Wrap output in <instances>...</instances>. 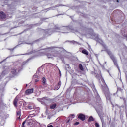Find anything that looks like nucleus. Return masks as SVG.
Masks as SVG:
<instances>
[{
	"label": "nucleus",
	"mask_w": 127,
	"mask_h": 127,
	"mask_svg": "<svg viewBox=\"0 0 127 127\" xmlns=\"http://www.w3.org/2000/svg\"><path fill=\"white\" fill-rule=\"evenodd\" d=\"M118 91H120V92H122V88H117V92H118Z\"/></svg>",
	"instance_id": "26"
},
{
	"label": "nucleus",
	"mask_w": 127,
	"mask_h": 127,
	"mask_svg": "<svg viewBox=\"0 0 127 127\" xmlns=\"http://www.w3.org/2000/svg\"><path fill=\"white\" fill-rule=\"evenodd\" d=\"M70 118L72 117V118H75V114H71L70 116H69Z\"/></svg>",
	"instance_id": "25"
},
{
	"label": "nucleus",
	"mask_w": 127,
	"mask_h": 127,
	"mask_svg": "<svg viewBox=\"0 0 127 127\" xmlns=\"http://www.w3.org/2000/svg\"><path fill=\"white\" fill-rule=\"evenodd\" d=\"M46 55L48 58H51L52 57V55L51 53H47Z\"/></svg>",
	"instance_id": "16"
},
{
	"label": "nucleus",
	"mask_w": 127,
	"mask_h": 127,
	"mask_svg": "<svg viewBox=\"0 0 127 127\" xmlns=\"http://www.w3.org/2000/svg\"><path fill=\"white\" fill-rule=\"evenodd\" d=\"M27 108L29 109V110H33V109H34V106L32 105H28L27 106Z\"/></svg>",
	"instance_id": "12"
},
{
	"label": "nucleus",
	"mask_w": 127,
	"mask_h": 127,
	"mask_svg": "<svg viewBox=\"0 0 127 127\" xmlns=\"http://www.w3.org/2000/svg\"><path fill=\"white\" fill-rule=\"evenodd\" d=\"M58 86H59L58 89H59V88H60V86H61V81L58 82Z\"/></svg>",
	"instance_id": "21"
},
{
	"label": "nucleus",
	"mask_w": 127,
	"mask_h": 127,
	"mask_svg": "<svg viewBox=\"0 0 127 127\" xmlns=\"http://www.w3.org/2000/svg\"><path fill=\"white\" fill-rule=\"evenodd\" d=\"M14 49H9V50H14Z\"/></svg>",
	"instance_id": "34"
},
{
	"label": "nucleus",
	"mask_w": 127,
	"mask_h": 127,
	"mask_svg": "<svg viewBox=\"0 0 127 127\" xmlns=\"http://www.w3.org/2000/svg\"><path fill=\"white\" fill-rule=\"evenodd\" d=\"M5 18H6V15L5 13L2 11L0 12V19H1V20H4Z\"/></svg>",
	"instance_id": "2"
},
{
	"label": "nucleus",
	"mask_w": 127,
	"mask_h": 127,
	"mask_svg": "<svg viewBox=\"0 0 127 127\" xmlns=\"http://www.w3.org/2000/svg\"><path fill=\"white\" fill-rule=\"evenodd\" d=\"M40 73H36L33 76V79L34 80H38V79H40V76H39Z\"/></svg>",
	"instance_id": "6"
},
{
	"label": "nucleus",
	"mask_w": 127,
	"mask_h": 127,
	"mask_svg": "<svg viewBox=\"0 0 127 127\" xmlns=\"http://www.w3.org/2000/svg\"><path fill=\"white\" fill-rule=\"evenodd\" d=\"M78 119L81 121H85L86 120V116L82 113L78 114Z\"/></svg>",
	"instance_id": "4"
},
{
	"label": "nucleus",
	"mask_w": 127,
	"mask_h": 127,
	"mask_svg": "<svg viewBox=\"0 0 127 127\" xmlns=\"http://www.w3.org/2000/svg\"><path fill=\"white\" fill-rule=\"evenodd\" d=\"M109 56H110L111 59H112V60L114 61V60H116V59H115V57L114 56V55H113V54H111Z\"/></svg>",
	"instance_id": "17"
},
{
	"label": "nucleus",
	"mask_w": 127,
	"mask_h": 127,
	"mask_svg": "<svg viewBox=\"0 0 127 127\" xmlns=\"http://www.w3.org/2000/svg\"><path fill=\"white\" fill-rule=\"evenodd\" d=\"M26 123V121H24L22 124V127H25L24 125Z\"/></svg>",
	"instance_id": "19"
},
{
	"label": "nucleus",
	"mask_w": 127,
	"mask_h": 127,
	"mask_svg": "<svg viewBox=\"0 0 127 127\" xmlns=\"http://www.w3.org/2000/svg\"><path fill=\"white\" fill-rule=\"evenodd\" d=\"M21 112L19 111H17V116H18L17 119H20Z\"/></svg>",
	"instance_id": "11"
},
{
	"label": "nucleus",
	"mask_w": 127,
	"mask_h": 127,
	"mask_svg": "<svg viewBox=\"0 0 127 127\" xmlns=\"http://www.w3.org/2000/svg\"><path fill=\"white\" fill-rule=\"evenodd\" d=\"M105 96L107 100H108L109 101H111V97H112V94L110 93H107L105 95Z\"/></svg>",
	"instance_id": "7"
},
{
	"label": "nucleus",
	"mask_w": 127,
	"mask_h": 127,
	"mask_svg": "<svg viewBox=\"0 0 127 127\" xmlns=\"http://www.w3.org/2000/svg\"><path fill=\"white\" fill-rule=\"evenodd\" d=\"M53 56L55 57V56H54V55H53Z\"/></svg>",
	"instance_id": "37"
},
{
	"label": "nucleus",
	"mask_w": 127,
	"mask_h": 127,
	"mask_svg": "<svg viewBox=\"0 0 127 127\" xmlns=\"http://www.w3.org/2000/svg\"><path fill=\"white\" fill-rule=\"evenodd\" d=\"M18 74L17 69L14 67L12 68L10 70L9 78H14L15 76H16Z\"/></svg>",
	"instance_id": "1"
},
{
	"label": "nucleus",
	"mask_w": 127,
	"mask_h": 127,
	"mask_svg": "<svg viewBox=\"0 0 127 127\" xmlns=\"http://www.w3.org/2000/svg\"><path fill=\"white\" fill-rule=\"evenodd\" d=\"M47 127H53V126H52V125H50V124H49V125L47 126Z\"/></svg>",
	"instance_id": "28"
},
{
	"label": "nucleus",
	"mask_w": 127,
	"mask_h": 127,
	"mask_svg": "<svg viewBox=\"0 0 127 127\" xmlns=\"http://www.w3.org/2000/svg\"><path fill=\"white\" fill-rule=\"evenodd\" d=\"M35 83H37V82H38V80H36L35 81Z\"/></svg>",
	"instance_id": "31"
},
{
	"label": "nucleus",
	"mask_w": 127,
	"mask_h": 127,
	"mask_svg": "<svg viewBox=\"0 0 127 127\" xmlns=\"http://www.w3.org/2000/svg\"><path fill=\"white\" fill-rule=\"evenodd\" d=\"M100 119L102 124L104 123V118L103 117H100Z\"/></svg>",
	"instance_id": "24"
},
{
	"label": "nucleus",
	"mask_w": 127,
	"mask_h": 127,
	"mask_svg": "<svg viewBox=\"0 0 127 127\" xmlns=\"http://www.w3.org/2000/svg\"><path fill=\"white\" fill-rule=\"evenodd\" d=\"M67 123H70V119L67 120Z\"/></svg>",
	"instance_id": "33"
},
{
	"label": "nucleus",
	"mask_w": 127,
	"mask_h": 127,
	"mask_svg": "<svg viewBox=\"0 0 127 127\" xmlns=\"http://www.w3.org/2000/svg\"><path fill=\"white\" fill-rule=\"evenodd\" d=\"M33 91H34V89L33 88L28 89L26 90L25 94L27 95H30L33 93Z\"/></svg>",
	"instance_id": "3"
},
{
	"label": "nucleus",
	"mask_w": 127,
	"mask_h": 127,
	"mask_svg": "<svg viewBox=\"0 0 127 127\" xmlns=\"http://www.w3.org/2000/svg\"><path fill=\"white\" fill-rule=\"evenodd\" d=\"M117 2H119V0H117Z\"/></svg>",
	"instance_id": "36"
},
{
	"label": "nucleus",
	"mask_w": 127,
	"mask_h": 127,
	"mask_svg": "<svg viewBox=\"0 0 127 127\" xmlns=\"http://www.w3.org/2000/svg\"><path fill=\"white\" fill-rule=\"evenodd\" d=\"M82 52L83 54H85V55H89V52L86 49H83Z\"/></svg>",
	"instance_id": "8"
},
{
	"label": "nucleus",
	"mask_w": 127,
	"mask_h": 127,
	"mask_svg": "<svg viewBox=\"0 0 127 127\" xmlns=\"http://www.w3.org/2000/svg\"><path fill=\"white\" fill-rule=\"evenodd\" d=\"M102 83L106 84V82H105V80H102Z\"/></svg>",
	"instance_id": "29"
},
{
	"label": "nucleus",
	"mask_w": 127,
	"mask_h": 127,
	"mask_svg": "<svg viewBox=\"0 0 127 127\" xmlns=\"http://www.w3.org/2000/svg\"><path fill=\"white\" fill-rule=\"evenodd\" d=\"M113 61L115 65H116V66H118V63H117V60H114Z\"/></svg>",
	"instance_id": "20"
},
{
	"label": "nucleus",
	"mask_w": 127,
	"mask_h": 127,
	"mask_svg": "<svg viewBox=\"0 0 127 127\" xmlns=\"http://www.w3.org/2000/svg\"><path fill=\"white\" fill-rule=\"evenodd\" d=\"M30 117H31L30 116H28V118H30Z\"/></svg>",
	"instance_id": "35"
},
{
	"label": "nucleus",
	"mask_w": 127,
	"mask_h": 127,
	"mask_svg": "<svg viewBox=\"0 0 127 127\" xmlns=\"http://www.w3.org/2000/svg\"><path fill=\"white\" fill-rule=\"evenodd\" d=\"M106 52L107 53V54H108V55L110 56V55H112V52H111V51L109 50H106Z\"/></svg>",
	"instance_id": "13"
},
{
	"label": "nucleus",
	"mask_w": 127,
	"mask_h": 127,
	"mask_svg": "<svg viewBox=\"0 0 127 127\" xmlns=\"http://www.w3.org/2000/svg\"><path fill=\"white\" fill-rule=\"evenodd\" d=\"M92 121H94V118L92 117V116H90L88 119V122H91Z\"/></svg>",
	"instance_id": "15"
},
{
	"label": "nucleus",
	"mask_w": 127,
	"mask_h": 127,
	"mask_svg": "<svg viewBox=\"0 0 127 127\" xmlns=\"http://www.w3.org/2000/svg\"><path fill=\"white\" fill-rule=\"evenodd\" d=\"M78 67L81 71H84V67H83V65H82V64H79Z\"/></svg>",
	"instance_id": "10"
},
{
	"label": "nucleus",
	"mask_w": 127,
	"mask_h": 127,
	"mask_svg": "<svg viewBox=\"0 0 127 127\" xmlns=\"http://www.w3.org/2000/svg\"><path fill=\"white\" fill-rule=\"evenodd\" d=\"M80 124V122H76L74 123L75 126H77V125H79Z\"/></svg>",
	"instance_id": "27"
},
{
	"label": "nucleus",
	"mask_w": 127,
	"mask_h": 127,
	"mask_svg": "<svg viewBox=\"0 0 127 127\" xmlns=\"http://www.w3.org/2000/svg\"><path fill=\"white\" fill-rule=\"evenodd\" d=\"M57 105L56 103L53 104L50 106V109H55Z\"/></svg>",
	"instance_id": "9"
},
{
	"label": "nucleus",
	"mask_w": 127,
	"mask_h": 127,
	"mask_svg": "<svg viewBox=\"0 0 127 127\" xmlns=\"http://www.w3.org/2000/svg\"><path fill=\"white\" fill-rule=\"evenodd\" d=\"M59 74H60V76H61V71H60V70H59Z\"/></svg>",
	"instance_id": "30"
},
{
	"label": "nucleus",
	"mask_w": 127,
	"mask_h": 127,
	"mask_svg": "<svg viewBox=\"0 0 127 127\" xmlns=\"http://www.w3.org/2000/svg\"><path fill=\"white\" fill-rule=\"evenodd\" d=\"M95 126L96 127H100V125H99V123H96L95 124Z\"/></svg>",
	"instance_id": "22"
},
{
	"label": "nucleus",
	"mask_w": 127,
	"mask_h": 127,
	"mask_svg": "<svg viewBox=\"0 0 127 127\" xmlns=\"http://www.w3.org/2000/svg\"><path fill=\"white\" fill-rule=\"evenodd\" d=\"M18 96H17L13 101V105L15 107H17V103H18L19 100Z\"/></svg>",
	"instance_id": "5"
},
{
	"label": "nucleus",
	"mask_w": 127,
	"mask_h": 127,
	"mask_svg": "<svg viewBox=\"0 0 127 127\" xmlns=\"http://www.w3.org/2000/svg\"><path fill=\"white\" fill-rule=\"evenodd\" d=\"M46 83V80H43V81H42L43 85H45Z\"/></svg>",
	"instance_id": "23"
},
{
	"label": "nucleus",
	"mask_w": 127,
	"mask_h": 127,
	"mask_svg": "<svg viewBox=\"0 0 127 127\" xmlns=\"http://www.w3.org/2000/svg\"><path fill=\"white\" fill-rule=\"evenodd\" d=\"M105 91H106L107 92H109V87H108V86H107V84H105Z\"/></svg>",
	"instance_id": "18"
},
{
	"label": "nucleus",
	"mask_w": 127,
	"mask_h": 127,
	"mask_svg": "<svg viewBox=\"0 0 127 127\" xmlns=\"http://www.w3.org/2000/svg\"><path fill=\"white\" fill-rule=\"evenodd\" d=\"M42 80H46L45 77H43Z\"/></svg>",
	"instance_id": "32"
},
{
	"label": "nucleus",
	"mask_w": 127,
	"mask_h": 127,
	"mask_svg": "<svg viewBox=\"0 0 127 127\" xmlns=\"http://www.w3.org/2000/svg\"><path fill=\"white\" fill-rule=\"evenodd\" d=\"M96 78L97 79H99L100 80H103V77H102V75H98V76L96 75Z\"/></svg>",
	"instance_id": "14"
}]
</instances>
